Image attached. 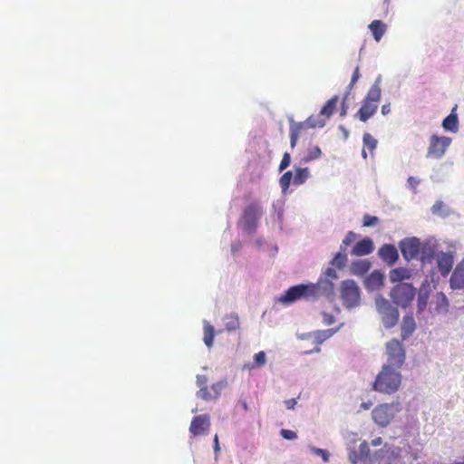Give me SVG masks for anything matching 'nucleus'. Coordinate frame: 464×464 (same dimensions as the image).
<instances>
[{"label":"nucleus","mask_w":464,"mask_h":464,"mask_svg":"<svg viewBox=\"0 0 464 464\" xmlns=\"http://www.w3.org/2000/svg\"><path fill=\"white\" fill-rule=\"evenodd\" d=\"M401 383V375L391 365H383L372 384V390L380 393H395Z\"/></svg>","instance_id":"f257e3e1"},{"label":"nucleus","mask_w":464,"mask_h":464,"mask_svg":"<svg viewBox=\"0 0 464 464\" xmlns=\"http://www.w3.org/2000/svg\"><path fill=\"white\" fill-rule=\"evenodd\" d=\"M382 90L379 84V81H376L368 91L366 96L362 101V104L356 115L360 121H368L377 111L378 102L381 100Z\"/></svg>","instance_id":"f03ea898"},{"label":"nucleus","mask_w":464,"mask_h":464,"mask_svg":"<svg viewBox=\"0 0 464 464\" xmlns=\"http://www.w3.org/2000/svg\"><path fill=\"white\" fill-rule=\"evenodd\" d=\"M263 214V208L259 202L253 201L246 205L240 218L243 229L248 234H254L257 228L258 221Z\"/></svg>","instance_id":"7ed1b4c3"},{"label":"nucleus","mask_w":464,"mask_h":464,"mask_svg":"<svg viewBox=\"0 0 464 464\" xmlns=\"http://www.w3.org/2000/svg\"><path fill=\"white\" fill-rule=\"evenodd\" d=\"M315 287L313 283L300 284L291 286L283 295L279 297V301L283 304H291L297 300H314Z\"/></svg>","instance_id":"20e7f679"},{"label":"nucleus","mask_w":464,"mask_h":464,"mask_svg":"<svg viewBox=\"0 0 464 464\" xmlns=\"http://www.w3.org/2000/svg\"><path fill=\"white\" fill-rule=\"evenodd\" d=\"M375 306L386 328H392L397 324L399 321V311L397 308L393 307L387 299L381 295H377L375 298Z\"/></svg>","instance_id":"39448f33"},{"label":"nucleus","mask_w":464,"mask_h":464,"mask_svg":"<svg viewBox=\"0 0 464 464\" xmlns=\"http://www.w3.org/2000/svg\"><path fill=\"white\" fill-rule=\"evenodd\" d=\"M340 297L346 308H353L360 304L361 291L355 281L347 279L341 283Z\"/></svg>","instance_id":"423d86ee"},{"label":"nucleus","mask_w":464,"mask_h":464,"mask_svg":"<svg viewBox=\"0 0 464 464\" xmlns=\"http://www.w3.org/2000/svg\"><path fill=\"white\" fill-rule=\"evenodd\" d=\"M401 410L399 401L392 403H383L375 407L372 412L374 422L382 427L391 423L395 415Z\"/></svg>","instance_id":"0eeeda50"},{"label":"nucleus","mask_w":464,"mask_h":464,"mask_svg":"<svg viewBox=\"0 0 464 464\" xmlns=\"http://www.w3.org/2000/svg\"><path fill=\"white\" fill-rule=\"evenodd\" d=\"M416 295L415 288L407 283H399L391 291L390 296L394 304L401 308L408 307Z\"/></svg>","instance_id":"6e6552de"},{"label":"nucleus","mask_w":464,"mask_h":464,"mask_svg":"<svg viewBox=\"0 0 464 464\" xmlns=\"http://www.w3.org/2000/svg\"><path fill=\"white\" fill-rule=\"evenodd\" d=\"M324 126V120H316L314 115L309 116L304 121L295 122L291 121L290 122V145L291 148H295L298 141L299 137L309 128H322Z\"/></svg>","instance_id":"1a4fd4ad"},{"label":"nucleus","mask_w":464,"mask_h":464,"mask_svg":"<svg viewBox=\"0 0 464 464\" xmlns=\"http://www.w3.org/2000/svg\"><path fill=\"white\" fill-rule=\"evenodd\" d=\"M387 362L386 365H391V368L399 369L404 362L405 353L402 344L396 339L391 340L386 344Z\"/></svg>","instance_id":"9d476101"},{"label":"nucleus","mask_w":464,"mask_h":464,"mask_svg":"<svg viewBox=\"0 0 464 464\" xmlns=\"http://www.w3.org/2000/svg\"><path fill=\"white\" fill-rule=\"evenodd\" d=\"M451 139L449 137H440L438 135H431L430 139V146L427 151L428 158L440 159L441 158L447 148L450 145Z\"/></svg>","instance_id":"9b49d317"},{"label":"nucleus","mask_w":464,"mask_h":464,"mask_svg":"<svg viewBox=\"0 0 464 464\" xmlns=\"http://www.w3.org/2000/svg\"><path fill=\"white\" fill-rule=\"evenodd\" d=\"M420 241L417 237H408L400 241L401 255L407 261L417 258L420 251Z\"/></svg>","instance_id":"f8f14e48"},{"label":"nucleus","mask_w":464,"mask_h":464,"mask_svg":"<svg viewBox=\"0 0 464 464\" xmlns=\"http://www.w3.org/2000/svg\"><path fill=\"white\" fill-rule=\"evenodd\" d=\"M226 382H218L212 384L210 387L198 390L197 396L204 401H210L219 397L222 389L226 386Z\"/></svg>","instance_id":"ddd939ff"},{"label":"nucleus","mask_w":464,"mask_h":464,"mask_svg":"<svg viewBox=\"0 0 464 464\" xmlns=\"http://www.w3.org/2000/svg\"><path fill=\"white\" fill-rule=\"evenodd\" d=\"M210 426L209 416L208 414H201L195 416L190 423L189 431L194 436L203 434Z\"/></svg>","instance_id":"4468645a"},{"label":"nucleus","mask_w":464,"mask_h":464,"mask_svg":"<svg viewBox=\"0 0 464 464\" xmlns=\"http://www.w3.org/2000/svg\"><path fill=\"white\" fill-rule=\"evenodd\" d=\"M378 255L380 258L388 266L394 265L398 258L399 253L395 246L391 244H384L379 248Z\"/></svg>","instance_id":"2eb2a0df"},{"label":"nucleus","mask_w":464,"mask_h":464,"mask_svg":"<svg viewBox=\"0 0 464 464\" xmlns=\"http://www.w3.org/2000/svg\"><path fill=\"white\" fill-rule=\"evenodd\" d=\"M373 242L370 237H364L358 241L353 247L351 255L354 256H362L373 252Z\"/></svg>","instance_id":"dca6fc26"},{"label":"nucleus","mask_w":464,"mask_h":464,"mask_svg":"<svg viewBox=\"0 0 464 464\" xmlns=\"http://www.w3.org/2000/svg\"><path fill=\"white\" fill-rule=\"evenodd\" d=\"M315 287L314 299L320 296H331L334 294V284L326 278H320L317 283L313 284Z\"/></svg>","instance_id":"f3484780"},{"label":"nucleus","mask_w":464,"mask_h":464,"mask_svg":"<svg viewBox=\"0 0 464 464\" xmlns=\"http://www.w3.org/2000/svg\"><path fill=\"white\" fill-rule=\"evenodd\" d=\"M454 264L453 256L450 253H440L437 257L438 269L441 276H446L451 271Z\"/></svg>","instance_id":"a211bd4d"},{"label":"nucleus","mask_w":464,"mask_h":464,"mask_svg":"<svg viewBox=\"0 0 464 464\" xmlns=\"http://www.w3.org/2000/svg\"><path fill=\"white\" fill-rule=\"evenodd\" d=\"M450 285L452 289L464 288V262H460L455 267L450 279Z\"/></svg>","instance_id":"6ab92c4d"},{"label":"nucleus","mask_w":464,"mask_h":464,"mask_svg":"<svg viewBox=\"0 0 464 464\" xmlns=\"http://www.w3.org/2000/svg\"><path fill=\"white\" fill-rule=\"evenodd\" d=\"M384 276L380 271H373L364 281L365 287L368 290H378L383 285Z\"/></svg>","instance_id":"aec40b11"},{"label":"nucleus","mask_w":464,"mask_h":464,"mask_svg":"<svg viewBox=\"0 0 464 464\" xmlns=\"http://www.w3.org/2000/svg\"><path fill=\"white\" fill-rule=\"evenodd\" d=\"M339 102V96L334 95L330 100L327 101V102L324 105V107L321 109L318 115H314L316 117V120H324L330 118L331 115L334 112L337 102Z\"/></svg>","instance_id":"412c9836"},{"label":"nucleus","mask_w":464,"mask_h":464,"mask_svg":"<svg viewBox=\"0 0 464 464\" xmlns=\"http://www.w3.org/2000/svg\"><path fill=\"white\" fill-rule=\"evenodd\" d=\"M372 263L367 259H360L352 263L351 273L354 276H362L369 272Z\"/></svg>","instance_id":"4be33fe9"},{"label":"nucleus","mask_w":464,"mask_h":464,"mask_svg":"<svg viewBox=\"0 0 464 464\" xmlns=\"http://www.w3.org/2000/svg\"><path fill=\"white\" fill-rule=\"evenodd\" d=\"M369 452L370 450L368 443L363 441L362 443L360 444L359 452L355 450L350 452L349 459L353 464H357L359 461L365 462L368 458Z\"/></svg>","instance_id":"5701e85b"},{"label":"nucleus","mask_w":464,"mask_h":464,"mask_svg":"<svg viewBox=\"0 0 464 464\" xmlns=\"http://www.w3.org/2000/svg\"><path fill=\"white\" fill-rule=\"evenodd\" d=\"M369 29L372 34V36L376 42H380L382 37L386 32L387 26L381 20H373L369 24Z\"/></svg>","instance_id":"b1692460"},{"label":"nucleus","mask_w":464,"mask_h":464,"mask_svg":"<svg viewBox=\"0 0 464 464\" xmlns=\"http://www.w3.org/2000/svg\"><path fill=\"white\" fill-rule=\"evenodd\" d=\"M456 107L452 110L451 113L448 115L442 122V126L445 130L456 133L459 130V119L455 113Z\"/></svg>","instance_id":"393cba45"},{"label":"nucleus","mask_w":464,"mask_h":464,"mask_svg":"<svg viewBox=\"0 0 464 464\" xmlns=\"http://www.w3.org/2000/svg\"><path fill=\"white\" fill-rule=\"evenodd\" d=\"M215 337V329L213 325L210 324L209 322H203V342L208 348H211L213 346Z\"/></svg>","instance_id":"a878e982"},{"label":"nucleus","mask_w":464,"mask_h":464,"mask_svg":"<svg viewBox=\"0 0 464 464\" xmlns=\"http://www.w3.org/2000/svg\"><path fill=\"white\" fill-rule=\"evenodd\" d=\"M363 149L362 151V155L364 159L367 158L366 150H368L372 154L377 147V140L370 134L364 133L363 135Z\"/></svg>","instance_id":"bb28decb"},{"label":"nucleus","mask_w":464,"mask_h":464,"mask_svg":"<svg viewBox=\"0 0 464 464\" xmlns=\"http://www.w3.org/2000/svg\"><path fill=\"white\" fill-rule=\"evenodd\" d=\"M411 274L407 268L398 267L390 272V280L392 283L401 282L403 279L410 278Z\"/></svg>","instance_id":"cd10ccee"},{"label":"nucleus","mask_w":464,"mask_h":464,"mask_svg":"<svg viewBox=\"0 0 464 464\" xmlns=\"http://www.w3.org/2000/svg\"><path fill=\"white\" fill-rule=\"evenodd\" d=\"M224 322L225 328L227 332L236 331L240 326L238 315L235 313L225 315Z\"/></svg>","instance_id":"c85d7f7f"},{"label":"nucleus","mask_w":464,"mask_h":464,"mask_svg":"<svg viewBox=\"0 0 464 464\" xmlns=\"http://www.w3.org/2000/svg\"><path fill=\"white\" fill-rule=\"evenodd\" d=\"M435 310L438 313H445L448 310L449 302L447 296L442 293L439 292L434 295Z\"/></svg>","instance_id":"c756f323"},{"label":"nucleus","mask_w":464,"mask_h":464,"mask_svg":"<svg viewBox=\"0 0 464 464\" xmlns=\"http://www.w3.org/2000/svg\"><path fill=\"white\" fill-rule=\"evenodd\" d=\"M403 337L408 336L415 330V322L412 316H404L401 324Z\"/></svg>","instance_id":"7c9ffc66"},{"label":"nucleus","mask_w":464,"mask_h":464,"mask_svg":"<svg viewBox=\"0 0 464 464\" xmlns=\"http://www.w3.org/2000/svg\"><path fill=\"white\" fill-rule=\"evenodd\" d=\"M429 295H430V294H429V291L427 288H420V290L419 292V295H418V300H417V306H418L419 313L425 310V308L428 304Z\"/></svg>","instance_id":"2f4dec72"},{"label":"nucleus","mask_w":464,"mask_h":464,"mask_svg":"<svg viewBox=\"0 0 464 464\" xmlns=\"http://www.w3.org/2000/svg\"><path fill=\"white\" fill-rule=\"evenodd\" d=\"M347 263V255L345 252H343L342 250L335 254L334 258L331 261V265L333 266L337 267L338 269H343Z\"/></svg>","instance_id":"473e14b6"},{"label":"nucleus","mask_w":464,"mask_h":464,"mask_svg":"<svg viewBox=\"0 0 464 464\" xmlns=\"http://www.w3.org/2000/svg\"><path fill=\"white\" fill-rule=\"evenodd\" d=\"M308 176H309V172H308L307 168L296 169L293 182L295 185L304 184L306 181V179H308Z\"/></svg>","instance_id":"72a5a7b5"},{"label":"nucleus","mask_w":464,"mask_h":464,"mask_svg":"<svg viewBox=\"0 0 464 464\" xmlns=\"http://www.w3.org/2000/svg\"><path fill=\"white\" fill-rule=\"evenodd\" d=\"M266 353L261 351L254 355V362L251 364L246 365L248 369L259 368L266 364Z\"/></svg>","instance_id":"f704fd0d"},{"label":"nucleus","mask_w":464,"mask_h":464,"mask_svg":"<svg viewBox=\"0 0 464 464\" xmlns=\"http://www.w3.org/2000/svg\"><path fill=\"white\" fill-rule=\"evenodd\" d=\"M379 464H401V461L393 454L386 452L379 455Z\"/></svg>","instance_id":"c9c22d12"},{"label":"nucleus","mask_w":464,"mask_h":464,"mask_svg":"<svg viewBox=\"0 0 464 464\" xmlns=\"http://www.w3.org/2000/svg\"><path fill=\"white\" fill-rule=\"evenodd\" d=\"M292 179H294V176L292 171H286L285 172L280 179L279 184L283 191H286L291 184Z\"/></svg>","instance_id":"e433bc0d"},{"label":"nucleus","mask_w":464,"mask_h":464,"mask_svg":"<svg viewBox=\"0 0 464 464\" xmlns=\"http://www.w3.org/2000/svg\"><path fill=\"white\" fill-rule=\"evenodd\" d=\"M322 151L318 146H314L308 150L307 154L304 158V162H309L314 160H317L321 157Z\"/></svg>","instance_id":"4c0bfd02"},{"label":"nucleus","mask_w":464,"mask_h":464,"mask_svg":"<svg viewBox=\"0 0 464 464\" xmlns=\"http://www.w3.org/2000/svg\"><path fill=\"white\" fill-rule=\"evenodd\" d=\"M357 237V235L353 231H349L342 241L340 250L345 252L347 246H349Z\"/></svg>","instance_id":"58836bf2"},{"label":"nucleus","mask_w":464,"mask_h":464,"mask_svg":"<svg viewBox=\"0 0 464 464\" xmlns=\"http://www.w3.org/2000/svg\"><path fill=\"white\" fill-rule=\"evenodd\" d=\"M360 76H361L360 67L356 66L354 71H353V72L351 82H350L349 85L347 86L346 92L350 93V92L352 91V89L353 88V86L355 85L357 81L359 80Z\"/></svg>","instance_id":"ea45409f"},{"label":"nucleus","mask_w":464,"mask_h":464,"mask_svg":"<svg viewBox=\"0 0 464 464\" xmlns=\"http://www.w3.org/2000/svg\"><path fill=\"white\" fill-rule=\"evenodd\" d=\"M379 219L375 216L365 214L363 216V227H372L378 223Z\"/></svg>","instance_id":"a19ab883"},{"label":"nucleus","mask_w":464,"mask_h":464,"mask_svg":"<svg viewBox=\"0 0 464 464\" xmlns=\"http://www.w3.org/2000/svg\"><path fill=\"white\" fill-rule=\"evenodd\" d=\"M290 162H291L290 154L288 152H285L283 156L281 162H280L279 170L283 171L284 169H285L290 165Z\"/></svg>","instance_id":"79ce46f5"},{"label":"nucleus","mask_w":464,"mask_h":464,"mask_svg":"<svg viewBox=\"0 0 464 464\" xmlns=\"http://www.w3.org/2000/svg\"><path fill=\"white\" fill-rule=\"evenodd\" d=\"M208 379L206 375H197V385L200 389L206 388L208 386Z\"/></svg>","instance_id":"37998d69"},{"label":"nucleus","mask_w":464,"mask_h":464,"mask_svg":"<svg viewBox=\"0 0 464 464\" xmlns=\"http://www.w3.org/2000/svg\"><path fill=\"white\" fill-rule=\"evenodd\" d=\"M281 435L285 440H295L297 438L296 433L290 430H281Z\"/></svg>","instance_id":"c03bdc74"},{"label":"nucleus","mask_w":464,"mask_h":464,"mask_svg":"<svg viewBox=\"0 0 464 464\" xmlns=\"http://www.w3.org/2000/svg\"><path fill=\"white\" fill-rule=\"evenodd\" d=\"M444 204L442 201H437L431 208L433 214H441L444 210Z\"/></svg>","instance_id":"a18cd8bd"},{"label":"nucleus","mask_w":464,"mask_h":464,"mask_svg":"<svg viewBox=\"0 0 464 464\" xmlns=\"http://www.w3.org/2000/svg\"><path fill=\"white\" fill-rule=\"evenodd\" d=\"M314 334L318 343H323L325 339H327L330 336L328 331L316 332Z\"/></svg>","instance_id":"49530a36"},{"label":"nucleus","mask_w":464,"mask_h":464,"mask_svg":"<svg viewBox=\"0 0 464 464\" xmlns=\"http://www.w3.org/2000/svg\"><path fill=\"white\" fill-rule=\"evenodd\" d=\"M348 95H349V92H345L343 98V101H342V109H341V112H340V116L341 117H343L346 115V112H347V106H346V101L348 99Z\"/></svg>","instance_id":"de8ad7c7"},{"label":"nucleus","mask_w":464,"mask_h":464,"mask_svg":"<svg viewBox=\"0 0 464 464\" xmlns=\"http://www.w3.org/2000/svg\"><path fill=\"white\" fill-rule=\"evenodd\" d=\"M314 452L317 455L321 456L324 462L328 461V459H329V453L326 450H322V449H315Z\"/></svg>","instance_id":"09e8293b"},{"label":"nucleus","mask_w":464,"mask_h":464,"mask_svg":"<svg viewBox=\"0 0 464 464\" xmlns=\"http://www.w3.org/2000/svg\"><path fill=\"white\" fill-rule=\"evenodd\" d=\"M324 275L327 276V277H330V278H333V279H336L338 277L337 276V273L335 271L334 268L333 267H328L324 273Z\"/></svg>","instance_id":"8fccbe9b"},{"label":"nucleus","mask_w":464,"mask_h":464,"mask_svg":"<svg viewBox=\"0 0 464 464\" xmlns=\"http://www.w3.org/2000/svg\"><path fill=\"white\" fill-rule=\"evenodd\" d=\"M285 404L288 410H293L296 404L295 399L286 400Z\"/></svg>","instance_id":"3c124183"},{"label":"nucleus","mask_w":464,"mask_h":464,"mask_svg":"<svg viewBox=\"0 0 464 464\" xmlns=\"http://www.w3.org/2000/svg\"><path fill=\"white\" fill-rule=\"evenodd\" d=\"M391 111V106H390V103H386V104H383L382 106V115H387L389 114Z\"/></svg>","instance_id":"603ef678"},{"label":"nucleus","mask_w":464,"mask_h":464,"mask_svg":"<svg viewBox=\"0 0 464 464\" xmlns=\"http://www.w3.org/2000/svg\"><path fill=\"white\" fill-rule=\"evenodd\" d=\"M213 442H214V450L216 453H218L219 451L220 448H219L218 437L217 434L214 436Z\"/></svg>","instance_id":"864d4df0"},{"label":"nucleus","mask_w":464,"mask_h":464,"mask_svg":"<svg viewBox=\"0 0 464 464\" xmlns=\"http://www.w3.org/2000/svg\"><path fill=\"white\" fill-rule=\"evenodd\" d=\"M408 183L411 188H416V186L419 184V180L416 179L414 177H410L408 179Z\"/></svg>","instance_id":"5fc2aeb1"},{"label":"nucleus","mask_w":464,"mask_h":464,"mask_svg":"<svg viewBox=\"0 0 464 464\" xmlns=\"http://www.w3.org/2000/svg\"><path fill=\"white\" fill-rule=\"evenodd\" d=\"M372 406V402L371 401H369L367 402H362L361 404V408L363 410H369Z\"/></svg>","instance_id":"6e6d98bb"},{"label":"nucleus","mask_w":464,"mask_h":464,"mask_svg":"<svg viewBox=\"0 0 464 464\" xmlns=\"http://www.w3.org/2000/svg\"><path fill=\"white\" fill-rule=\"evenodd\" d=\"M240 405L245 411H248V405L245 400L240 401Z\"/></svg>","instance_id":"4d7b16f0"},{"label":"nucleus","mask_w":464,"mask_h":464,"mask_svg":"<svg viewBox=\"0 0 464 464\" xmlns=\"http://www.w3.org/2000/svg\"><path fill=\"white\" fill-rule=\"evenodd\" d=\"M381 443H382V439L381 438H377V439L372 440V444L374 446L380 445Z\"/></svg>","instance_id":"13d9d810"},{"label":"nucleus","mask_w":464,"mask_h":464,"mask_svg":"<svg viewBox=\"0 0 464 464\" xmlns=\"http://www.w3.org/2000/svg\"><path fill=\"white\" fill-rule=\"evenodd\" d=\"M332 322H333L332 317L327 318V324H332Z\"/></svg>","instance_id":"bf43d9fd"},{"label":"nucleus","mask_w":464,"mask_h":464,"mask_svg":"<svg viewBox=\"0 0 464 464\" xmlns=\"http://www.w3.org/2000/svg\"><path fill=\"white\" fill-rule=\"evenodd\" d=\"M332 322H333L332 317L327 318V324H332Z\"/></svg>","instance_id":"052dcab7"},{"label":"nucleus","mask_w":464,"mask_h":464,"mask_svg":"<svg viewBox=\"0 0 464 464\" xmlns=\"http://www.w3.org/2000/svg\"><path fill=\"white\" fill-rule=\"evenodd\" d=\"M456 464H464V461L463 462H459V463H456Z\"/></svg>","instance_id":"680f3d73"}]
</instances>
